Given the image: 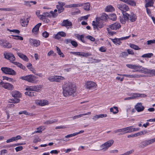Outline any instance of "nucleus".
<instances>
[{"mask_svg":"<svg viewBox=\"0 0 155 155\" xmlns=\"http://www.w3.org/2000/svg\"><path fill=\"white\" fill-rule=\"evenodd\" d=\"M120 40H121L120 39V38L112 39V41L114 44L118 45H120L121 43V42L120 41Z\"/></svg>","mask_w":155,"mask_h":155,"instance_id":"nucleus-38","label":"nucleus"},{"mask_svg":"<svg viewBox=\"0 0 155 155\" xmlns=\"http://www.w3.org/2000/svg\"><path fill=\"white\" fill-rule=\"evenodd\" d=\"M64 78L61 76H55V81L57 82H60L61 81L64 80Z\"/></svg>","mask_w":155,"mask_h":155,"instance_id":"nucleus-34","label":"nucleus"},{"mask_svg":"<svg viewBox=\"0 0 155 155\" xmlns=\"http://www.w3.org/2000/svg\"><path fill=\"white\" fill-rule=\"evenodd\" d=\"M71 43L75 47H76L78 45L77 42L74 41L72 40Z\"/></svg>","mask_w":155,"mask_h":155,"instance_id":"nucleus-63","label":"nucleus"},{"mask_svg":"<svg viewBox=\"0 0 155 155\" xmlns=\"http://www.w3.org/2000/svg\"><path fill=\"white\" fill-rule=\"evenodd\" d=\"M135 107V109L138 112L143 111L144 109V107L142 105V104L141 103H138Z\"/></svg>","mask_w":155,"mask_h":155,"instance_id":"nucleus-19","label":"nucleus"},{"mask_svg":"<svg viewBox=\"0 0 155 155\" xmlns=\"http://www.w3.org/2000/svg\"><path fill=\"white\" fill-rule=\"evenodd\" d=\"M29 20V18L26 19L23 18L20 19V23L23 27H26L28 25Z\"/></svg>","mask_w":155,"mask_h":155,"instance_id":"nucleus-20","label":"nucleus"},{"mask_svg":"<svg viewBox=\"0 0 155 155\" xmlns=\"http://www.w3.org/2000/svg\"><path fill=\"white\" fill-rule=\"evenodd\" d=\"M120 56L124 58H125L128 55V54L127 52H123L120 55Z\"/></svg>","mask_w":155,"mask_h":155,"instance_id":"nucleus-58","label":"nucleus"},{"mask_svg":"<svg viewBox=\"0 0 155 155\" xmlns=\"http://www.w3.org/2000/svg\"><path fill=\"white\" fill-rule=\"evenodd\" d=\"M5 58L9 60L11 62H12L15 59V57L12 53H11L6 52L4 54Z\"/></svg>","mask_w":155,"mask_h":155,"instance_id":"nucleus-13","label":"nucleus"},{"mask_svg":"<svg viewBox=\"0 0 155 155\" xmlns=\"http://www.w3.org/2000/svg\"><path fill=\"white\" fill-rule=\"evenodd\" d=\"M50 13L51 14L52 17L54 18L56 17L58 15V13L57 12H55L53 11H51Z\"/></svg>","mask_w":155,"mask_h":155,"instance_id":"nucleus-59","label":"nucleus"},{"mask_svg":"<svg viewBox=\"0 0 155 155\" xmlns=\"http://www.w3.org/2000/svg\"><path fill=\"white\" fill-rule=\"evenodd\" d=\"M83 6V4L82 3H77L75 4H72V8H76L77 7H82Z\"/></svg>","mask_w":155,"mask_h":155,"instance_id":"nucleus-49","label":"nucleus"},{"mask_svg":"<svg viewBox=\"0 0 155 155\" xmlns=\"http://www.w3.org/2000/svg\"><path fill=\"white\" fill-rule=\"evenodd\" d=\"M13 63L15 65H16L18 67H19L23 70H25L26 69V67L21 64L17 62H13Z\"/></svg>","mask_w":155,"mask_h":155,"instance_id":"nucleus-31","label":"nucleus"},{"mask_svg":"<svg viewBox=\"0 0 155 155\" xmlns=\"http://www.w3.org/2000/svg\"><path fill=\"white\" fill-rule=\"evenodd\" d=\"M66 36V34L64 32L61 31L58 32L55 35L54 38L57 39L60 38L61 37H65Z\"/></svg>","mask_w":155,"mask_h":155,"instance_id":"nucleus-23","label":"nucleus"},{"mask_svg":"<svg viewBox=\"0 0 155 155\" xmlns=\"http://www.w3.org/2000/svg\"><path fill=\"white\" fill-rule=\"evenodd\" d=\"M77 38L78 39L80 40L82 42H84V36L83 35H77Z\"/></svg>","mask_w":155,"mask_h":155,"instance_id":"nucleus-52","label":"nucleus"},{"mask_svg":"<svg viewBox=\"0 0 155 155\" xmlns=\"http://www.w3.org/2000/svg\"><path fill=\"white\" fill-rule=\"evenodd\" d=\"M72 25V23L68 19L63 20L61 24L62 26H64L67 28H68Z\"/></svg>","mask_w":155,"mask_h":155,"instance_id":"nucleus-18","label":"nucleus"},{"mask_svg":"<svg viewBox=\"0 0 155 155\" xmlns=\"http://www.w3.org/2000/svg\"><path fill=\"white\" fill-rule=\"evenodd\" d=\"M130 95L131 96L132 99H134L137 98L138 97H144L147 96V95L144 94L132 93Z\"/></svg>","mask_w":155,"mask_h":155,"instance_id":"nucleus-17","label":"nucleus"},{"mask_svg":"<svg viewBox=\"0 0 155 155\" xmlns=\"http://www.w3.org/2000/svg\"><path fill=\"white\" fill-rule=\"evenodd\" d=\"M13 36L15 37V38H14L15 39L20 40H23V38L21 36L18 35H15Z\"/></svg>","mask_w":155,"mask_h":155,"instance_id":"nucleus-57","label":"nucleus"},{"mask_svg":"<svg viewBox=\"0 0 155 155\" xmlns=\"http://www.w3.org/2000/svg\"><path fill=\"white\" fill-rule=\"evenodd\" d=\"M62 88L63 93L65 97L72 95L76 90L74 85L70 83L65 84Z\"/></svg>","mask_w":155,"mask_h":155,"instance_id":"nucleus-1","label":"nucleus"},{"mask_svg":"<svg viewBox=\"0 0 155 155\" xmlns=\"http://www.w3.org/2000/svg\"><path fill=\"white\" fill-rule=\"evenodd\" d=\"M126 4L133 7L136 5V2L134 0H127Z\"/></svg>","mask_w":155,"mask_h":155,"instance_id":"nucleus-30","label":"nucleus"},{"mask_svg":"<svg viewBox=\"0 0 155 155\" xmlns=\"http://www.w3.org/2000/svg\"><path fill=\"white\" fill-rule=\"evenodd\" d=\"M56 8L58 9V13H60L62 12L64 10V8L63 7L60 6L58 5H56Z\"/></svg>","mask_w":155,"mask_h":155,"instance_id":"nucleus-43","label":"nucleus"},{"mask_svg":"<svg viewBox=\"0 0 155 155\" xmlns=\"http://www.w3.org/2000/svg\"><path fill=\"white\" fill-rule=\"evenodd\" d=\"M11 94L12 96L14 97H20L21 96L20 93L16 91H12Z\"/></svg>","mask_w":155,"mask_h":155,"instance_id":"nucleus-27","label":"nucleus"},{"mask_svg":"<svg viewBox=\"0 0 155 155\" xmlns=\"http://www.w3.org/2000/svg\"><path fill=\"white\" fill-rule=\"evenodd\" d=\"M19 114H24L25 115H28L31 116L32 114L30 113H29L28 112L25 110L21 111L19 112Z\"/></svg>","mask_w":155,"mask_h":155,"instance_id":"nucleus-48","label":"nucleus"},{"mask_svg":"<svg viewBox=\"0 0 155 155\" xmlns=\"http://www.w3.org/2000/svg\"><path fill=\"white\" fill-rule=\"evenodd\" d=\"M20 78L21 79L26 81L28 82L34 84L36 83L38 81L36 80L38 78L32 75H29L25 76H22Z\"/></svg>","mask_w":155,"mask_h":155,"instance_id":"nucleus-4","label":"nucleus"},{"mask_svg":"<svg viewBox=\"0 0 155 155\" xmlns=\"http://www.w3.org/2000/svg\"><path fill=\"white\" fill-rule=\"evenodd\" d=\"M55 48L58 54L60 56L62 57H64V55L63 53L61 52L60 49L57 46L55 47Z\"/></svg>","mask_w":155,"mask_h":155,"instance_id":"nucleus-40","label":"nucleus"},{"mask_svg":"<svg viewBox=\"0 0 155 155\" xmlns=\"http://www.w3.org/2000/svg\"><path fill=\"white\" fill-rule=\"evenodd\" d=\"M122 132V133H120V135H122L125 133H127L126 129L125 128H123L122 129H121V132Z\"/></svg>","mask_w":155,"mask_h":155,"instance_id":"nucleus-61","label":"nucleus"},{"mask_svg":"<svg viewBox=\"0 0 155 155\" xmlns=\"http://www.w3.org/2000/svg\"><path fill=\"white\" fill-rule=\"evenodd\" d=\"M127 132V133H130L133 131H136L139 130L140 129V128H134L133 126H130L126 127Z\"/></svg>","mask_w":155,"mask_h":155,"instance_id":"nucleus-22","label":"nucleus"},{"mask_svg":"<svg viewBox=\"0 0 155 155\" xmlns=\"http://www.w3.org/2000/svg\"><path fill=\"white\" fill-rule=\"evenodd\" d=\"M121 25L120 24L119 22H116L109 25V27L107 28V30L109 34L113 35V32L111 31V29L116 30L119 29Z\"/></svg>","mask_w":155,"mask_h":155,"instance_id":"nucleus-3","label":"nucleus"},{"mask_svg":"<svg viewBox=\"0 0 155 155\" xmlns=\"http://www.w3.org/2000/svg\"><path fill=\"white\" fill-rule=\"evenodd\" d=\"M0 86L8 91L12 90L14 88L13 85L12 84L8 82H4L3 81H1L0 82Z\"/></svg>","mask_w":155,"mask_h":155,"instance_id":"nucleus-9","label":"nucleus"},{"mask_svg":"<svg viewBox=\"0 0 155 155\" xmlns=\"http://www.w3.org/2000/svg\"><path fill=\"white\" fill-rule=\"evenodd\" d=\"M29 42L30 45L38 47L40 45V41L38 40L30 39Z\"/></svg>","mask_w":155,"mask_h":155,"instance_id":"nucleus-16","label":"nucleus"},{"mask_svg":"<svg viewBox=\"0 0 155 155\" xmlns=\"http://www.w3.org/2000/svg\"><path fill=\"white\" fill-rule=\"evenodd\" d=\"M147 133V132L146 131L143 130L142 131H140L139 132H138L137 133L135 134H134V137H137L139 136L142 135H144L145 134Z\"/></svg>","mask_w":155,"mask_h":155,"instance_id":"nucleus-39","label":"nucleus"},{"mask_svg":"<svg viewBox=\"0 0 155 155\" xmlns=\"http://www.w3.org/2000/svg\"><path fill=\"white\" fill-rule=\"evenodd\" d=\"M44 129V126H41L37 128V130L35 131L32 134L41 133L42 131Z\"/></svg>","mask_w":155,"mask_h":155,"instance_id":"nucleus-32","label":"nucleus"},{"mask_svg":"<svg viewBox=\"0 0 155 155\" xmlns=\"http://www.w3.org/2000/svg\"><path fill=\"white\" fill-rule=\"evenodd\" d=\"M85 86L87 89L91 90L96 88L97 84L93 81H88L85 83Z\"/></svg>","mask_w":155,"mask_h":155,"instance_id":"nucleus-10","label":"nucleus"},{"mask_svg":"<svg viewBox=\"0 0 155 155\" xmlns=\"http://www.w3.org/2000/svg\"><path fill=\"white\" fill-rule=\"evenodd\" d=\"M49 33L46 31H44L42 33V36L45 38L48 37L49 36Z\"/></svg>","mask_w":155,"mask_h":155,"instance_id":"nucleus-54","label":"nucleus"},{"mask_svg":"<svg viewBox=\"0 0 155 155\" xmlns=\"http://www.w3.org/2000/svg\"><path fill=\"white\" fill-rule=\"evenodd\" d=\"M91 114V112H88L86 113L81 114L78 115H75L72 117V118L73 120L76 119L77 118L81 117L83 116L90 115Z\"/></svg>","mask_w":155,"mask_h":155,"instance_id":"nucleus-29","label":"nucleus"},{"mask_svg":"<svg viewBox=\"0 0 155 155\" xmlns=\"http://www.w3.org/2000/svg\"><path fill=\"white\" fill-rule=\"evenodd\" d=\"M147 45H150L152 44H155V39L148 40L147 41Z\"/></svg>","mask_w":155,"mask_h":155,"instance_id":"nucleus-56","label":"nucleus"},{"mask_svg":"<svg viewBox=\"0 0 155 155\" xmlns=\"http://www.w3.org/2000/svg\"><path fill=\"white\" fill-rule=\"evenodd\" d=\"M21 138V137L20 135H18L16 137H13L10 139L7 140H6L7 143L12 142L14 141H15L18 139H20Z\"/></svg>","mask_w":155,"mask_h":155,"instance_id":"nucleus-25","label":"nucleus"},{"mask_svg":"<svg viewBox=\"0 0 155 155\" xmlns=\"http://www.w3.org/2000/svg\"><path fill=\"white\" fill-rule=\"evenodd\" d=\"M0 45L4 48H11L12 45L8 41L4 40H0Z\"/></svg>","mask_w":155,"mask_h":155,"instance_id":"nucleus-12","label":"nucleus"},{"mask_svg":"<svg viewBox=\"0 0 155 155\" xmlns=\"http://www.w3.org/2000/svg\"><path fill=\"white\" fill-rule=\"evenodd\" d=\"M0 10L5 11L7 12L14 11H15V9L12 8H0Z\"/></svg>","mask_w":155,"mask_h":155,"instance_id":"nucleus-41","label":"nucleus"},{"mask_svg":"<svg viewBox=\"0 0 155 155\" xmlns=\"http://www.w3.org/2000/svg\"><path fill=\"white\" fill-rule=\"evenodd\" d=\"M18 56L21 59L25 61H28V59L27 57L22 53L17 52Z\"/></svg>","mask_w":155,"mask_h":155,"instance_id":"nucleus-26","label":"nucleus"},{"mask_svg":"<svg viewBox=\"0 0 155 155\" xmlns=\"http://www.w3.org/2000/svg\"><path fill=\"white\" fill-rule=\"evenodd\" d=\"M92 25L94 29H97L98 28H101L104 27V23L100 18L97 17L96 20L92 21Z\"/></svg>","mask_w":155,"mask_h":155,"instance_id":"nucleus-5","label":"nucleus"},{"mask_svg":"<svg viewBox=\"0 0 155 155\" xmlns=\"http://www.w3.org/2000/svg\"><path fill=\"white\" fill-rule=\"evenodd\" d=\"M141 66L137 65L135 64L134 69L136 71H139V70L141 68Z\"/></svg>","mask_w":155,"mask_h":155,"instance_id":"nucleus-55","label":"nucleus"},{"mask_svg":"<svg viewBox=\"0 0 155 155\" xmlns=\"http://www.w3.org/2000/svg\"><path fill=\"white\" fill-rule=\"evenodd\" d=\"M8 30L10 32H12L17 34H18L20 32V31L18 30L13 29L10 30L9 29H8Z\"/></svg>","mask_w":155,"mask_h":155,"instance_id":"nucleus-60","label":"nucleus"},{"mask_svg":"<svg viewBox=\"0 0 155 155\" xmlns=\"http://www.w3.org/2000/svg\"><path fill=\"white\" fill-rule=\"evenodd\" d=\"M84 9L85 10L88 11L90 10V4L89 3H86L84 4Z\"/></svg>","mask_w":155,"mask_h":155,"instance_id":"nucleus-46","label":"nucleus"},{"mask_svg":"<svg viewBox=\"0 0 155 155\" xmlns=\"http://www.w3.org/2000/svg\"><path fill=\"white\" fill-rule=\"evenodd\" d=\"M117 8L122 12V15H124L125 13H127V12L130 11V8L128 5L126 4L123 3H120L117 5Z\"/></svg>","mask_w":155,"mask_h":155,"instance_id":"nucleus-6","label":"nucleus"},{"mask_svg":"<svg viewBox=\"0 0 155 155\" xmlns=\"http://www.w3.org/2000/svg\"><path fill=\"white\" fill-rule=\"evenodd\" d=\"M115 10L114 8L111 5H110L106 7L105 11L106 12L114 11Z\"/></svg>","mask_w":155,"mask_h":155,"instance_id":"nucleus-33","label":"nucleus"},{"mask_svg":"<svg viewBox=\"0 0 155 155\" xmlns=\"http://www.w3.org/2000/svg\"><path fill=\"white\" fill-rule=\"evenodd\" d=\"M42 106H44L48 104V101L47 100H43L42 101Z\"/></svg>","mask_w":155,"mask_h":155,"instance_id":"nucleus-64","label":"nucleus"},{"mask_svg":"<svg viewBox=\"0 0 155 155\" xmlns=\"http://www.w3.org/2000/svg\"><path fill=\"white\" fill-rule=\"evenodd\" d=\"M152 144L151 139L143 141L139 144L140 148H144L147 146Z\"/></svg>","mask_w":155,"mask_h":155,"instance_id":"nucleus-14","label":"nucleus"},{"mask_svg":"<svg viewBox=\"0 0 155 155\" xmlns=\"http://www.w3.org/2000/svg\"><path fill=\"white\" fill-rule=\"evenodd\" d=\"M42 87V86L41 85L27 86L25 90L28 91H38Z\"/></svg>","mask_w":155,"mask_h":155,"instance_id":"nucleus-7","label":"nucleus"},{"mask_svg":"<svg viewBox=\"0 0 155 155\" xmlns=\"http://www.w3.org/2000/svg\"><path fill=\"white\" fill-rule=\"evenodd\" d=\"M114 143V140H110L100 146L102 149L104 151L106 150L108 148L111 146Z\"/></svg>","mask_w":155,"mask_h":155,"instance_id":"nucleus-8","label":"nucleus"},{"mask_svg":"<svg viewBox=\"0 0 155 155\" xmlns=\"http://www.w3.org/2000/svg\"><path fill=\"white\" fill-rule=\"evenodd\" d=\"M41 23H39L36 25L33 28L32 32L35 34H36L39 31V28L41 25Z\"/></svg>","mask_w":155,"mask_h":155,"instance_id":"nucleus-28","label":"nucleus"},{"mask_svg":"<svg viewBox=\"0 0 155 155\" xmlns=\"http://www.w3.org/2000/svg\"><path fill=\"white\" fill-rule=\"evenodd\" d=\"M150 69H147L143 67H141L140 68L139 71V72L144 73L145 74H150Z\"/></svg>","mask_w":155,"mask_h":155,"instance_id":"nucleus-24","label":"nucleus"},{"mask_svg":"<svg viewBox=\"0 0 155 155\" xmlns=\"http://www.w3.org/2000/svg\"><path fill=\"white\" fill-rule=\"evenodd\" d=\"M110 111L114 114H116L118 112L117 107H113L110 108Z\"/></svg>","mask_w":155,"mask_h":155,"instance_id":"nucleus-36","label":"nucleus"},{"mask_svg":"<svg viewBox=\"0 0 155 155\" xmlns=\"http://www.w3.org/2000/svg\"><path fill=\"white\" fill-rule=\"evenodd\" d=\"M153 56V54L151 53H149L143 54L141 56V57L143 58H150Z\"/></svg>","mask_w":155,"mask_h":155,"instance_id":"nucleus-45","label":"nucleus"},{"mask_svg":"<svg viewBox=\"0 0 155 155\" xmlns=\"http://www.w3.org/2000/svg\"><path fill=\"white\" fill-rule=\"evenodd\" d=\"M124 15H120L119 17V20L120 23L124 24L126 21L129 22V21L131 22H135L137 19V16L133 13H125Z\"/></svg>","mask_w":155,"mask_h":155,"instance_id":"nucleus-2","label":"nucleus"},{"mask_svg":"<svg viewBox=\"0 0 155 155\" xmlns=\"http://www.w3.org/2000/svg\"><path fill=\"white\" fill-rule=\"evenodd\" d=\"M91 53L87 52H80V56L85 57H87L91 56Z\"/></svg>","mask_w":155,"mask_h":155,"instance_id":"nucleus-37","label":"nucleus"},{"mask_svg":"<svg viewBox=\"0 0 155 155\" xmlns=\"http://www.w3.org/2000/svg\"><path fill=\"white\" fill-rule=\"evenodd\" d=\"M25 94L26 95H28L30 97L35 96L36 95V93L35 92L28 91L25 92Z\"/></svg>","mask_w":155,"mask_h":155,"instance_id":"nucleus-42","label":"nucleus"},{"mask_svg":"<svg viewBox=\"0 0 155 155\" xmlns=\"http://www.w3.org/2000/svg\"><path fill=\"white\" fill-rule=\"evenodd\" d=\"M110 19L113 21H115L117 19L116 15L114 14H112L110 15Z\"/></svg>","mask_w":155,"mask_h":155,"instance_id":"nucleus-51","label":"nucleus"},{"mask_svg":"<svg viewBox=\"0 0 155 155\" xmlns=\"http://www.w3.org/2000/svg\"><path fill=\"white\" fill-rule=\"evenodd\" d=\"M144 1L146 3L145 5V8L153 7L154 0H144Z\"/></svg>","mask_w":155,"mask_h":155,"instance_id":"nucleus-21","label":"nucleus"},{"mask_svg":"<svg viewBox=\"0 0 155 155\" xmlns=\"http://www.w3.org/2000/svg\"><path fill=\"white\" fill-rule=\"evenodd\" d=\"M55 76H51L48 78V79L51 81H55Z\"/></svg>","mask_w":155,"mask_h":155,"instance_id":"nucleus-62","label":"nucleus"},{"mask_svg":"<svg viewBox=\"0 0 155 155\" xmlns=\"http://www.w3.org/2000/svg\"><path fill=\"white\" fill-rule=\"evenodd\" d=\"M42 16V18H46L47 17H51L50 13L47 12L44 13Z\"/></svg>","mask_w":155,"mask_h":155,"instance_id":"nucleus-53","label":"nucleus"},{"mask_svg":"<svg viewBox=\"0 0 155 155\" xmlns=\"http://www.w3.org/2000/svg\"><path fill=\"white\" fill-rule=\"evenodd\" d=\"M130 47L132 48H133L135 50H139L140 49V48L136 45L133 44H130Z\"/></svg>","mask_w":155,"mask_h":155,"instance_id":"nucleus-47","label":"nucleus"},{"mask_svg":"<svg viewBox=\"0 0 155 155\" xmlns=\"http://www.w3.org/2000/svg\"><path fill=\"white\" fill-rule=\"evenodd\" d=\"M1 70L2 72L5 74L15 75L16 74V72L13 69L7 67H3L1 68Z\"/></svg>","mask_w":155,"mask_h":155,"instance_id":"nucleus-11","label":"nucleus"},{"mask_svg":"<svg viewBox=\"0 0 155 155\" xmlns=\"http://www.w3.org/2000/svg\"><path fill=\"white\" fill-rule=\"evenodd\" d=\"M108 16L105 13H103L102 14L101 17H99L102 21L107 19L108 18Z\"/></svg>","mask_w":155,"mask_h":155,"instance_id":"nucleus-44","label":"nucleus"},{"mask_svg":"<svg viewBox=\"0 0 155 155\" xmlns=\"http://www.w3.org/2000/svg\"><path fill=\"white\" fill-rule=\"evenodd\" d=\"M56 122H57V120L56 119L51 120L45 121L44 123V124H49Z\"/></svg>","mask_w":155,"mask_h":155,"instance_id":"nucleus-35","label":"nucleus"},{"mask_svg":"<svg viewBox=\"0 0 155 155\" xmlns=\"http://www.w3.org/2000/svg\"><path fill=\"white\" fill-rule=\"evenodd\" d=\"M11 103H17L19 102L20 100L18 98H15L11 100Z\"/></svg>","mask_w":155,"mask_h":155,"instance_id":"nucleus-50","label":"nucleus"},{"mask_svg":"<svg viewBox=\"0 0 155 155\" xmlns=\"http://www.w3.org/2000/svg\"><path fill=\"white\" fill-rule=\"evenodd\" d=\"M118 75L120 76H125L126 77H128L130 78H139L141 77H143L144 75H138V74H118Z\"/></svg>","mask_w":155,"mask_h":155,"instance_id":"nucleus-15","label":"nucleus"}]
</instances>
